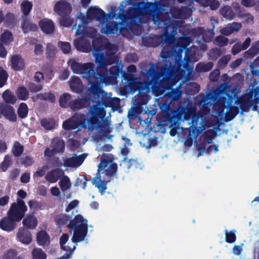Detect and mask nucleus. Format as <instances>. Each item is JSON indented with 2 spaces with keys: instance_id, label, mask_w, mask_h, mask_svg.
I'll return each mask as SVG.
<instances>
[{
  "instance_id": "f8f14e48",
  "label": "nucleus",
  "mask_w": 259,
  "mask_h": 259,
  "mask_svg": "<svg viewBox=\"0 0 259 259\" xmlns=\"http://www.w3.org/2000/svg\"><path fill=\"white\" fill-rule=\"evenodd\" d=\"M121 62L119 64L117 63L115 65L111 66L109 69V74L107 75V71H101V73L102 77L106 80L105 81L111 84H116L117 83V78L119 77L120 74H122Z\"/></svg>"
},
{
  "instance_id": "79ce46f5",
  "label": "nucleus",
  "mask_w": 259,
  "mask_h": 259,
  "mask_svg": "<svg viewBox=\"0 0 259 259\" xmlns=\"http://www.w3.org/2000/svg\"><path fill=\"white\" fill-rule=\"evenodd\" d=\"M36 97L37 99L48 101L52 103L55 101V96L54 94L51 92L38 94Z\"/></svg>"
},
{
  "instance_id": "aec40b11",
  "label": "nucleus",
  "mask_w": 259,
  "mask_h": 259,
  "mask_svg": "<svg viewBox=\"0 0 259 259\" xmlns=\"http://www.w3.org/2000/svg\"><path fill=\"white\" fill-rule=\"evenodd\" d=\"M17 221L7 214L0 221V228L7 232L12 231L17 227Z\"/></svg>"
},
{
  "instance_id": "72a5a7b5",
  "label": "nucleus",
  "mask_w": 259,
  "mask_h": 259,
  "mask_svg": "<svg viewBox=\"0 0 259 259\" xmlns=\"http://www.w3.org/2000/svg\"><path fill=\"white\" fill-rule=\"evenodd\" d=\"M239 112V108L235 106H230L229 110L225 113L224 120L229 122L233 119Z\"/></svg>"
},
{
  "instance_id": "f3484780",
  "label": "nucleus",
  "mask_w": 259,
  "mask_h": 259,
  "mask_svg": "<svg viewBox=\"0 0 259 259\" xmlns=\"http://www.w3.org/2000/svg\"><path fill=\"white\" fill-rule=\"evenodd\" d=\"M0 114L4 117L12 122H16L17 115L15 112L14 108L7 104L2 103L0 104Z\"/></svg>"
},
{
  "instance_id": "0eeeda50",
  "label": "nucleus",
  "mask_w": 259,
  "mask_h": 259,
  "mask_svg": "<svg viewBox=\"0 0 259 259\" xmlns=\"http://www.w3.org/2000/svg\"><path fill=\"white\" fill-rule=\"evenodd\" d=\"M67 227L73 230V235L71 240L74 243H78L84 240L88 232V220L81 214L75 216L70 220L67 224Z\"/></svg>"
},
{
  "instance_id": "b1692460",
  "label": "nucleus",
  "mask_w": 259,
  "mask_h": 259,
  "mask_svg": "<svg viewBox=\"0 0 259 259\" xmlns=\"http://www.w3.org/2000/svg\"><path fill=\"white\" fill-rule=\"evenodd\" d=\"M38 25L42 31L46 34H52L54 32V23L51 19H41L38 22Z\"/></svg>"
},
{
  "instance_id": "1a4fd4ad",
  "label": "nucleus",
  "mask_w": 259,
  "mask_h": 259,
  "mask_svg": "<svg viewBox=\"0 0 259 259\" xmlns=\"http://www.w3.org/2000/svg\"><path fill=\"white\" fill-rule=\"evenodd\" d=\"M88 119L85 114L75 113L72 119L63 122L62 126L66 130H75L79 126L87 129L89 125Z\"/></svg>"
},
{
  "instance_id": "423d86ee",
  "label": "nucleus",
  "mask_w": 259,
  "mask_h": 259,
  "mask_svg": "<svg viewBox=\"0 0 259 259\" xmlns=\"http://www.w3.org/2000/svg\"><path fill=\"white\" fill-rule=\"evenodd\" d=\"M68 64L74 73L81 75L87 80L95 78L98 74L101 75V71L98 69V65L95 68L93 62L81 63L76 61L74 59H71Z\"/></svg>"
},
{
  "instance_id": "9b49d317",
  "label": "nucleus",
  "mask_w": 259,
  "mask_h": 259,
  "mask_svg": "<svg viewBox=\"0 0 259 259\" xmlns=\"http://www.w3.org/2000/svg\"><path fill=\"white\" fill-rule=\"evenodd\" d=\"M95 62L98 68L101 71H108V66L114 63L119 64V59L113 54L107 55L105 57L102 52L98 53L95 55Z\"/></svg>"
},
{
  "instance_id": "3c124183",
  "label": "nucleus",
  "mask_w": 259,
  "mask_h": 259,
  "mask_svg": "<svg viewBox=\"0 0 259 259\" xmlns=\"http://www.w3.org/2000/svg\"><path fill=\"white\" fill-rule=\"evenodd\" d=\"M32 259H47V254L40 248H34L31 252Z\"/></svg>"
},
{
  "instance_id": "e2e57ef3",
  "label": "nucleus",
  "mask_w": 259,
  "mask_h": 259,
  "mask_svg": "<svg viewBox=\"0 0 259 259\" xmlns=\"http://www.w3.org/2000/svg\"><path fill=\"white\" fill-rule=\"evenodd\" d=\"M231 60V55H227L222 57L218 62V66L220 68H224Z\"/></svg>"
},
{
  "instance_id": "f704fd0d",
  "label": "nucleus",
  "mask_w": 259,
  "mask_h": 259,
  "mask_svg": "<svg viewBox=\"0 0 259 259\" xmlns=\"http://www.w3.org/2000/svg\"><path fill=\"white\" fill-rule=\"evenodd\" d=\"M37 243L39 245L44 246L49 243V236L45 231H39L36 236Z\"/></svg>"
},
{
  "instance_id": "69168bd1",
  "label": "nucleus",
  "mask_w": 259,
  "mask_h": 259,
  "mask_svg": "<svg viewBox=\"0 0 259 259\" xmlns=\"http://www.w3.org/2000/svg\"><path fill=\"white\" fill-rule=\"evenodd\" d=\"M88 181V180L87 177L84 175L81 176L80 177L78 178L75 182L74 184L75 186H81L83 189H85L87 186V184Z\"/></svg>"
},
{
  "instance_id": "393cba45",
  "label": "nucleus",
  "mask_w": 259,
  "mask_h": 259,
  "mask_svg": "<svg viewBox=\"0 0 259 259\" xmlns=\"http://www.w3.org/2000/svg\"><path fill=\"white\" fill-rule=\"evenodd\" d=\"M17 236L19 241L25 244H29L32 241L30 232L24 227L19 228Z\"/></svg>"
},
{
  "instance_id": "a211bd4d",
  "label": "nucleus",
  "mask_w": 259,
  "mask_h": 259,
  "mask_svg": "<svg viewBox=\"0 0 259 259\" xmlns=\"http://www.w3.org/2000/svg\"><path fill=\"white\" fill-rule=\"evenodd\" d=\"M122 28L121 23L116 22H109L101 30V32L107 35L109 34L119 35L121 32Z\"/></svg>"
},
{
  "instance_id": "de8ad7c7",
  "label": "nucleus",
  "mask_w": 259,
  "mask_h": 259,
  "mask_svg": "<svg viewBox=\"0 0 259 259\" xmlns=\"http://www.w3.org/2000/svg\"><path fill=\"white\" fill-rule=\"evenodd\" d=\"M13 161L11 157L9 155H6L3 161L0 164V169L5 172L12 165Z\"/></svg>"
},
{
  "instance_id": "bf43d9fd",
  "label": "nucleus",
  "mask_w": 259,
  "mask_h": 259,
  "mask_svg": "<svg viewBox=\"0 0 259 259\" xmlns=\"http://www.w3.org/2000/svg\"><path fill=\"white\" fill-rule=\"evenodd\" d=\"M59 23L61 26L69 27L73 23V20L69 16H61L59 20Z\"/></svg>"
},
{
  "instance_id": "13d9d810",
  "label": "nucleus",
  "mask_w": 259,
  "mask_h": 259,
  "mask_svg": "<svg viewBox=\"0 0 259 259\" xmlns=\"http://www.w3.org/2000/svg\"><path fill=\"white\" fill-rule=\"evenodd\" d=\"M9 75L2 66H0V88L6 84Z\"/></svg>"
},
{
  "instance_id": "39448f33",
  "label": "nucleus",
  "mask_w": 259,
  "mask_h": 259,
  "mask_svg": "<svg viewBox=\"0 0 259 259\" xmlns=\"http://www.w3.org/2000/svg\"><path fill=\"white\" fill-rule=\"evenodd\" d=\"M89 123L88 129L90 132L97 131L100 137L105 136L108 132V126L104 123L106 111L97 106H91L87 112Z\"/></svg>"
},
{
  "instance_id": "a878e982",
  "label": "nucleus",
  "mask_w": 259,
  "mask_h": 259,
  "mask_svg": "<svg viewBox=\"0 0 259 259\" xmlns=\"http://www.w3.org/2000/svg\"><path fill=\"white\" fill-rule=\"evenodd\" d=\"M11 66L15 71L22 70L25 68V63L19 55H14L11 58Z\"/></svg>"
},
{
  "instance_id": "4468645a",
  "label": "nucleus",
  "mask_w": 259,
  "mask_h": 259,
  "mask_svg": "<svg viewBox=\"0 0 259 259\" xmlns=\"http://www.w3.org/2000/svg\"><path fill=\"white\" fill-rule=\"evenodd\" d=\"M254 95V89L249 91L248 93L237 98L235 104H238L241 109V114L248 112L251 108V104Z\"/></svg>"
},
{
  "instance_id": "cd10ccee",
  "label": "nucleus",
  "mask_w": 259,
  "mask_h": 259,
  "mask_svg": "<svg viewBox=\"0 0 259 259\" xmlns=\"http://www.w3.org/2000/svg\"><path fill=\"white\" fill-rule=\"evenodd\" d=\"M214 28V26L212 25L211 29L205 30L203 27H199L197 29L198 33L202 35V39L203 41L205 42L211 41L214 35V32H213Z\"/></svg>"
},
{
  "instance_id": "c03bdc74",
  "label": "nucleus",
  "mask_w": 259,
  "mask_h": 259,
  "mask_svg": "<svg viewBox=\"0 0 259 259\" xmlns=\"http://www.w3.org/2000/svg\"><path fill=\"white\" fill-rule=\"evenodd\" d=\"M18 117L21 119L25 118L28 113V108L27 104L25 103H21L17 109Z\"/></svg>"
},
{
  "instance_id": "6e6d98bb",
  "label": "nucleus",
  "mask_w": 259,
  "mask_h": 259,
  "mask_svg": "<svg viewBox=\"0 0 259 259\" xmlns=\"http://www.w3.org/2000/svg\"><path fill=\"white\" fill-rule=\"evenodd\" d=\"M69 239V235L67 234H63L60 239V244L61 246V247L62 249L64 250H65L66 251H70V253L72 252V251L75 249V247L74 246L72 250L71 249V248H67V247L65 245L67 241H68Z\"/></svg>"
},
{
  "instance_id": "603ef678",
  "label": "nucleus",
  "mask_w": 259,
  "mask_h": 259,
  "mask_svg": "<svg viewBox=\"0 0 259 259\" xmlns=\"http://www.w3.org/2000/svg\"><path fill=\"white\" fill-rule=\"evenodd\" d=\"M20 7L23 14L26 16L28 15L31 12L33 5L31 2L28 1H24L22 2Z\"/></svg>"
},
{
  "instance_id": "2eb2a0df",
  "label": "nucleus",
  "mask_w": 259,
  "mask_h": 259,
  "mask_svg": "<svg viewBox=\"0 0 259 259\" xmlns=\"http://www.w3.org/2000/svg\"><path fill=\"white\" fill-rule=\"evenodd\" d=\"M88 19L97 21L105 22L107 20V15L101 9L97 7H90L87 13Z\"/></svg>"
},
{
  "instance_id": "864d4df0",
  "label": "nucleus",
  "mask_w": 259,
  "mask_h": 259,
  "mask_svg": "<svg viewBox=\"0 0 259 259\" xmlns=\"http://www.w3.org/2000/svg\"><path fill=\"white\" fill-rule=\"evenodd\" d=\"M24 151V146L19 142H15L12 149V153L15 157H19Z\"/></svg>"
},
{
  "instance_id": "ddd939ff",
  "label": "nucleus",
  "mask_w": 259,
  "mask_h": 259,
  "mask_svg": "<svg viewBox=\"0 0 259 259\" xmlns=\"http://www.w3.org/2000/svg\"><path fill=\"white\" fill-rule=\"evenodd\" d=\"M97 76L92 80H88L89 83L91 84V87L88 90V93L89 96L93 98V99H95L96 97H99V95L103 91L100 88V84L107 83L102 75L98 74Z\"/></svg>"
},
{
  "instance_id": "c9c22d12",
  "label": "nucleus",
  "mask_w": 259,
  "mask_h": 259,
  "mask_svg": "<svg viewBox=\"0 0 259 259\" xmlns=\"http://www.w3.org/2000/svg\"><path fill=\"white\" fill-rule=\"evenodd\" d=\"M213 107L219 116L223 115L225 109L227 108L226 100L224 99L219 100L214 103Z\"/></svg>"
},
{
  "instance_id": "4c0bfd02",
  "label": "nucleus",
  "mask_w": 259,
  "mask_h": 259,
  "mask_svg": "<svg viewBox=\"0 0 259 259\" xmlns=\"http://www.w3.org/2000/svg\"><path fill=\"white\" fill-rule=\"evenodd\" d=\"M126 167L128 169L131 168L141 169L143 166L142 163L138 159H130L126 160L124 158Z\"/></svg>"
},
{
  "instance_id": "7ed1b4c3",
  "label": "nucleus",
  "mask_w": 259,
  "mask_h": 259,
  "mask_svg": "<svg viewBox=\"0 0 259 259\" xmlns=\"http://www.w3.org/2000/svg\"><path fill=\"white\" fill-rule=\"evenodd\" d=\"M114 159L112 154L103 153L100 157V163L98 165L96 177L92 180L93 184L98 188L102 195L104 194L107 189V184L109 181L102 180L100 172L103 170V172L108 177H111L115 175L117 170V164L112 163Z\"/></svg>"
},
{
  "instance_id": "5701e85b",
  "label": "nucleus",
  "mask_w": 259,
  "mask_h": 259,
  "mask_svg": "<svg viewBox=\"0 0 259 259\" xmlns=\"http://www.w3.org/2000/svg\"><path fill=\"white\" fill-rule=\"evenodd\" d=\"M139 16V9H134L132 10V7H131L127 10V14L123 12L120 13L118 15V18L123 22H126L128 19L131 20V22H133Z\"/></svg>"
},
{
  "instance_id": "49530a36",
  "label": "nucleus",
  "mask_w": 259,
  "mask_h": 259,
  "mask_svg": "<svg viewBox=\"0 0 259 259\" xmlns=\"http://www.w3.org/2000/svg\"><path fill=\"white\" fill-rule=\"evenodd\" d=\"M251 107L252 110L254 111H256L258 109L257 104L259 102V87H256L254 89V95L252 100Z\"/></svg>"
},
{
  "instance_id": "9d476101",
  "label": "nucleus",
  "mask_w": 259,
  "mask_h": 259,
  "mask_svg": "<svg viewBox=\"0 0 259 259\" xmlns=\"http://www.w3.org/2000/svg\"><path fill=\"white\" fill-rule=\"evenodd\" d=\"M16 201L12 203L7 214L19 222L24 217L27 207L22 199L18 198Z\"/></svg>"
},
{
  "instance_id": "37998d69",
  "label": "nucleus",
  "mask_w": 259,
  "mask_h": 259,
  "mask_svg": "<svg viewBox=\"0 0 259 259\" xmlns=\"http://www.w3.org/2000/svg\"><path fill=\"white\" fill-rule=\"evenodd\" d=\"M16 94L18 98L21 100L26 101L29 98L28 89L24 86H21L18 88Z\"/></svg>"
},
{
  "instance_id": "6ab92c4d",
  "label": "nucleus",
  "mask_w": 259,
  "mask_h": 259,
  "mask_svg": "<svg viewBox=\"0 0 259 259\" xmlns=\"http://www.w3.org/2000/svg\"><path fill=\"white\" fill-rule=\"evenodd\" d=\"M92 100L90 98H79L73 100L70 105V108L73 111L91 107Z\"/></svg>"
},
{
  "instance_id": "09e8293b",
  "label": "nucleus",
  "mask_w": 259,
  "mask_h": 259,
  "mask_svg": "<svg viewBox=\"0 0 259 259\" xmlns=\"http://www.w3.org/2000/svg\"><path fill=\"white\" fill-rule=\"evenodd\" d=\"M41 125L47 130H52L55 126V121L52 118H43L40 121Z\"/></svg>"
},
{
  "instance_id": "a19ab883",
  "label": "nucleus",
  "mask_w": 259,
  "mask_h": 259,
  "mask_svg": "<svg viewBox=\"0 0 259 259\" xmlns=\"http://www.w3.org/2000/svg\"><path fill=\"white\" fill-rule=\"evenodd\" d=\"M13 41V37L11 31L6 30L2 33L0 37V41L4 45H7Z\"/></svg>"
},
{
  "instance_id": "5fc2aeb1",
  "label": "nucleus",
  "mask_w": 259,
  "mask_h": 259,
  "mask_svg": "<svg viewBox=\"0 0 259 259\" xmlns=\"http://www.w3.org/2000/svg\"><path fill=\"white\" fill-rule=\"evenodd\" d=\"M259 53V41L254 43L251 48L245 52L248 57L252 58Z\"/></svg>"
},
{
  "instance_id": "dca6fc26",
  "label": "nucleus",
  "mask_w": 259,
  "mask_h": 259,
  "mask_svg": "<svg viewBox=\"0 0 259 259\" xmlns=\"http://www.w3.org/2000/svg\"><path fill=\"white\" fill-rule=\"evenodd\" d=\"M54 10L61 17L69 16L72 11V7L66 0H60L56 3Z\"/></svg>"
},
{
  "instance_id": "4be33fe9",
  "label": "nucleus",
  "mask_w": 259,
  "mask_h": 259,
  "mask_svg": "<svg viewBox=\"0 0 259 259\" xmlns=\"http://www.w3.org/2000/svg\"><path fill=\"white\" fill-rule=\"evenodd\" d=\"M64 175V171L61 168H57L49 171L45 176V179L49 183H55Z\"/></svg>"
},
{
  "instance_id": "c85d7f7f",
  "label": "nucleus",
  "mask_w": 259,
  "mask_h": 259,
  "mask_svg": "<svg viewBox=\"0 0 259 259\" xmlns=\"http://www.w3.org/2000/svg\"><path fill=\"white\" fill-rule=\"evenodd\" d=\"M69 85L71 91L74 93H80L83 91L82 81L77 76L71 77L69 81Z\"/></svg>"
},
{
  "instance_id": "680f3d73",
  "label": "nucleus",
  "mask_w": 259,
  "mask_h": 259,
  "mask_svg": "<svg viewBox=\"0 0 259 259\" xmlns=\"http://www.w3.org/2000/svg\"><path fill=\"white\" fill-rule=\"evenodd\" d=\"M70 217L66 214H61L56 218L57 224L59 226H64L70 221Z\"/></svg>"
},
{
  "instance_id": "e433bc0d",
  "label": "nucleus",
  "mask_w": 259,
  "mask_h": 259,
  "mask_svg": "<svg viewBox=\"0 0 259 259\" xmlns=\"http://www.w3.org/2000/svg\"><path fill=\"white\" fill-rule=\"evenodd\" d=\"M213 66L212 62H199L196 66V70L199 73L206 72L210 71Z\"/></svg>"
},
{
  "instance_id": "20e7f679",
  "label": "nucleus",
  "mask_w": 259,
  "mask_h": 259,
  "mask_svg": "<svg viewBox=\"0 0 259 259\" xmlns=\"http://www.w3.org/2000/svg\"><path fill=\"white\" fill-rule=\"evenodd\" d=\"M190 113L188 112L187 109L184 107L180 106L177 110L171 108L169 105H165L164 110H162L160 122L164 126L169 125L171 128L169 134L171 136L174 137L177 133L175 126L179 121L190 117Z\"/></svg>"
},
{
  "instance_id": "58836bf2",
  "label": "nucleus",
  "mask_w": 259,
  "mask_h": 259,
  "mask_svg": "<svg viewBox=\"0 0 259 259\" xmlns=\"http://www.w3.org/2000/svg\"><path fill=\"white\" fill-rule=\"evenodd\" d=\"M4 101L7 104H14L17 99L14 94L9 90H6L2 95Z\"/></svg>"
},
{
  "instance_id": "a18cd8bd",
  "label": "nucleus",
  "mask_w": 259,
  "mask_h": 259,
  "mask_svg": "<svg viewBox=\"0 0 259 259\" xmlns=\"http://www.w3.org/2000/svg\"><path fill=\"white\" fill-rule=\"evenodd\" d=\"M59 186L62 192H65L70 189L71 184L69 178L67 176H63L59 182Z\"/></svg>"
},
{
  "instance_id": "c756f323",
  "label": "nucleus",
  "mask_w": 259,
  "mask_h": 259,
  "mask_svg": "<svg viewBox=\"0 0 259 259\" xmlns=\"http://www.w3.org/2000/svg\"><path fill=\"white\" fill-rule=\"evenodd\" d=\"M51 146L57 153H63L65 151V143L63 140L57 137L52 140Z\"/></svg>"
},
{
  "instance_id": "6e6552de",
  "label": "nucleus",
  "mask_w": 259,
  "mask_h": 259,
  "mask_svg": "<svg viewBox=\"0 0 259 259\" xmlns=\"http://www.w3.org/2000/svg\"><path fill=\"white\" fill-rule=\"evenodd\" d=\"M111 95V93L108 94L103 90L99 95V97H96L94 99H91V103L93 104L91 106H96L104 110L107 107L111 108L113 110L117 109L119 107L120 100L116 97L112 98Z\"/></svg>"
},
{
  "instance_id": "473e14b6",
  "label": "nucleus",
  "mask_w": 259,
  "mask_h": 259,
  "mask_svg": "<svg viewBox=\"0 0 259 259\" xmlns=\"http://www.w3.org/2000/svg\"><path fill=\"white\" fill-rule=\"evenodd\" d=\"M72 97L69 93H64L61 95L59 100V105L63 108H70L72 102Z\"/></svg>"
},
{
  "instance_id": "4d7b16f0",
  "label": "nucleus",
  "mask_w": 259,
  "mask_h": 259,
  "mask_svg": "<svg viewBox=\"0 0 259 259\" xmlns=\"http://www.w3.org/2000/svg\"><path fill=\"white\" fill-rule=\"evenodd\" d=\"M235 233V230H232L230 232H228L227 230L225 231V240L227 243H233L235 242L236 240Z\"/></svg>"
},
{
  "instance_id": "bb28decb",
  "label": "nucleus",
  "mask_w": 259,
  "mask_h": 259,
  "mask_svg": "<svg viewBox=\"0 0 259 259\" xmlns=\"http://www.w3.org/2000/svg\"><path fill=\"white\" fill-rule=\"evenodd\" d=\"M241 26L240 23L233 22L228 24L227 26L221 29L220 32L223 35L228 36L234 32H238L241 28Z\"/></svg>"
},
{
  "instance_id": "f03ea898",
  "label": "nucleus",
  "mask_w": 259,
  "mask_h": 259,
  "mask_svg": "<svg viewBox=\"0 0 259 259\" xmlns=\"http://www.w3.org/2000/svg\"><path fill=\"white\" fill-rule=\"evenodd\" d=\"M145 12L149 15L159 28H163L164 32L161 35V40L167 44H174L178 26L171 22L169 18L161 12L159 3H147L144 8Z\"/></svg>"
},
{
  "instance_id": "412c9836",
  "label": "nucleus",
  "mask_w": 259,
  "mask_h": 259,
  "mask_svg": "<svg viewBox=\"0 0 259 259\" xmlns=\"http://www.w3.org/2000/svg\"><path fill=\"white\" fill-rule=\"evenodd\" d=\"M85 159V156L83 154L76 156L74 154V156L64 159L63 165L66 167H76L80 166L83 162Z\"/></svg>"
},
{
  "instance_id": "2f4dec72",
  "label": "nucleus",
  "mask_w": 259,
  "mask_h": 259,
  "mask_svg": "<svg viewBox=\"0 0 259 259\" xmlns=\"http://www.w3.org/2000/svg\"><path fill=\"white\" fill-rule=\"evenodd\" d=\"M137 71V68L135 65H130L127 67V72L123 71L122 72V78L124 80V84H127L132 81L131 79H128L130 76L132 77V79L134 80L137 78L135 76L134 73Z\"/></svg>"
},
{
  "instance_id": "8fccbe9b",
  "label": "nucleus",
  "mask_w": 259,
  "mask_h": 259,
  "mask_svg": "<svg viewBox=\"0 0 259 259\" xmlns=\"http://www.w3.org/2000/svg\"><path fill=\"white\" fill-rule=\"evenodd\" d=\"M220 13L224 18L228 19H232L234 17V13L231 8L228 6L223 7L220 10Z\"/></svg>"
},
{
  "instance_id": "338daca9",
  "label": "nucleus",
  "mask_w": 259,
  "mask_h": 259,
  "mask_svg": "<svg viewBox=\"0 0 259 259\" xmlns=\"http://www.w3.org/2000/svg\"><path fill=\"white\" fill-rule=\"evenodd\" d=\"M27 87L29 91L31 93H37L42 89V85L36 84L33 82H30Z\"/></svg>"
},
{
  "instance_id": "0e129e2a",
  "label": "nucleus",
  "mask_w": 259,
  "mask_h": 259,
  "mask_svg": "<svg viewBox=\"0 0 259 259\" xmlns=\"http://www.w3.org/2000/svg\"><path fill=\"white\" fill-rule=\"evenodd\" d=\"M58 46L64 54H67L70 52L71 45L70 43L59 41L58 43Z\"/></svg>"
},
{
  "instance_id": "774afa93",
  "label": "nucleus",
  "mask_w": 259,
  "mask_h": 259,
  "mask_svg": "<svg viewBox=\"0 0 259 259\" xmlns=\"http://www.w3.org/2000/svg\"><path fill=\"white\" fill-rule=\"evenodd\" d=\"M168 96L172 101H177L180 99L181 96V93L179 90L172 89L168 94Z\"/></svg>"
},
{
  "instance_id": "7c9ffc66",
  "label": "nucleus",
  "mask_w": 259,
  "mask_h": 259,
  "mask_svg": "<svg viewBox=\"0 0 259 259\" xmlns=\"http://www.w3.org/2000/svg\"><path fill=\"white\" fill-rule=\"evenodd\" d=\"M22 223L27 229H34L37 225V220L33 213L28 214L23 219Z\"/></svg>"
},
{
  "instance_id": "f257e3e1",
  "label": "nucleus",
  "mask_w": 259,
  "mask_h": 259,
  "mask_svg": "<svg viewBox=\"0 0 259 259\" xmlns=\"http://www.w3.org/2000/svg\"><path fill=\"white\" fill-rule=\"evenodd\" d=\"M161 57L163 60L156 65V70L155 69L154 64L152 63L149 69L146 71V81H139L137 78L133 80L132 79V77L130 76L128 79H131L132 81L127 84H123V87L120 88L121 92L124 94L127 92L133 94L138 91L139 94L145 93L147 85L150 84L158 85L162 88H167L175 75L176 65L170 61L172 58L170 57V52L163 50Z\"/></svg>"
},
{
  "instance_id": "052dcab7",
  "label": "nucleus",
  "mask_w": 259,
  "mask_h": 259,
  "mask_svg": "<svg viewBox=\"0 0 259 259\" xmlns=\"http://www.w3.org/2000/svg\"><path fill=\"white\" fill-rule=\"evenodd\" d=\"M56 52L55 47L51 44H48L46 48V57L48 59H51L54 58Z\"/></svg>"
},
{
  "instance_id": "ea45409f",
  "label": "nucleus",
  "mask_w": 259,
  "mask_h": 259,
  "mask_svg": "<svg viewBox=\"0 0 259 259\" xmlns=\"http://www.w3.org/2000/svg\"><path fill=\"white\" fill-rule=\"evenodd\" d=\"M22 28L24 33L29 31H36L38 29L37 25L36 24L31 23L27 20H24L22 24Z\"/></svg>"
}]
</instances>
